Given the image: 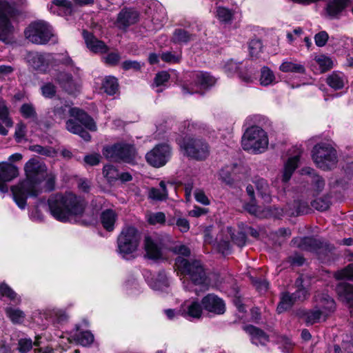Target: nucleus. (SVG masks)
<instances>
[{
  "instance_id": "6",
  "label": "nucleus",
  "mask_w": 353,
  "mask_h": 353,
  "mask_svg": "<svg viewBox=\"0 0 353 353\" xmlns=\"http://www.w3.org/2000/svg\"><path fill=\"white\" fill-rule=\"evenodd\" d=\"M26 38L32 43L45 45L49 41L56 43L57 39L52 32V27L44 21L31 23L26 29Z\"/></svg>"
},
{
  "instance_id": "8",
  "label": "nucleus",
  "mask_w": 353,
  "mask_h": 353,
  "mask_svg": "<svg viewBox=\"0 0 353 353\" xmlns=\"http://www.w3.org/2000/svg\"><path fill=\"white\" fill-rule=\"evenodd\" d=\"M26 59L28 65L40 72H46L50 66L57 64V62H62L65 65L72 63V60L68 56L61 59L56 58L52 54L46 52H30Z\"/></svg>"
},
{
  "instance_id": "1",
  "label": "nucleus",
  "mask_w": 353,
  "mask_h": 353,
  "mask_svg": "<svg viewBox=\"0 0 353 353\" xmlns=\"http://www.w3.org/2000/svg\"><path fill=\"white\" fill-rule=\"evenodd\" d=\"M24 170L26 179L11 189L14 201L22 210L26 206L28 197H36L42 193L41 183L44 179L46 166L37 159H31L26 163Z\"/></svg>"
},
{
  "instance_id": "5",
  "label": "nucleus",
  "mask_w": 353,
  "mask_h": 353,
  "mask_svg": "<svg viewBox=\"0 0 353 353\" xmlns=\"http://www.w3.org/2000/svg\"><path fill=\"white\" fill-rule=\"evenodd\" d=\"M268 144L267 132L256 125L248 128L242 137L243 149L255 154L265 152Z\"/></svg>"
},
{
  "instance_id": "25",
  "label": "nucleus",
  "mask_w": 353,
  "mask_h": 353,
  "mask_svg": "<svg viewBox=\"0 0 353 353\" xmlns=\"http://www.w3.org/2000/svg\"><path fill=\"white\" fill-rule=\"evenodd\" d=\"M248 194L250 198V203H246L244 205V208L251 214H253L259 218L266 217L269 214V212H265L261 210V207L256 204L254 199V189L251 185H249L246 188Z\"/></svg>"
},
{
  "instance_id": "57",
  "label": "nucleus",
  "mask_w": 353,
  "mask_h": 353,
  "mask_svg": "<svg viewBox=\"0 0 353 353\" xmlns=\"http://www.w3.org/2000/svg\"><path fill=\"white\" fill-rule=\"evenodd\" d=\"M0 296H6L12 301H19L17 294L5 283H0Z\"/></svg>"
},
{
  "instance_id": "3",
  "label": "nucleus",
  "mask_w": 353,
  "mask_h": 353,
  "mask_svg": "<svg viewBox=\"0 0 353 353\" xmlns=\"http://www.w3.org/2000/svg\"><path fill=\"white\" fill-rule=\"evenodd\" d=\"M174 252L179 255L175 259V265L178 270L182 274L189 275L194 285L205 284L206 275L200 261L193 260L190 262L184 258L190 254V249L184 245H176Z\"/></svg>"
},
{
  "instance_id": "42",
  "label": "nucleus",
  "mask_w": 353,
  "mask_h": 353,
  "mask_svg": "<svg viewBox=\"0 0 353 353\" xmlns=\"http://www.w3.org/2000/svg\"><path fill=\"white\" fill-rule=\"evenodd\" d=\"M74 339L77 343L83 346H88L94 341V336L89 331L80 332L74 334Z\"/></svg>"
},
{
  "instance_id": "23",
  "label": "nucleus",
  "mask_w": 353,
  "mask_h": 353,
  "mask_svg": "<svg viewBox=\"0 0 353 353\" xmlns=\"http://www.w3.org/2000/svg\"><path fill=\"white\" fill-rule=\"evenodd\" d=\"M293 245L301 250L316 251L323 246V243L313 237H297L292 239Z\"/></svg>"
},
{
  "instance_id": "38",
  "label": "nucleus",
  "mask_w": 353,
  "mask_h": 353,
  "mask_svg": "<svg viewBox=\"0 0 353 353\" xmlns=\"http://www.w3.org/2000/svg\"><path fill=\"white\" fill-rule=\"evenodd\" d=\"M303 280L302 277H299L296 280L295 284L297 287V290L294 293H292L295 301H303L308 296V289L303 285Z\"/></svg>"
},
{
  "instance_id": "63",
  "label": "nucleus",
  "mask_w": 353,
  "mask_h": 353,
  "mask_svg": "<svg viewBox=\"0 0 353 353\" xmlns=\"http://www.w3.org/2000/svg\"><path fill=\"white\" fill-rule=\"evenodd\" d=\"M170 79V74L165 72L162 71L157 74L154 80V85L159 88L161 85H163L165 83H166Z\"/></svg>"
},
{
  "instance_id": "62",
  "label": "nucleus",
  "mask_w": 353,
  "mask_h": 353,
  "mask_svg": "<svg viewBox=\"0 0 353 353\" xmlns=\"http://www.w3.org/2000/svg\"><path fill=\"white\" fill-rule=\"evenodd\" d=\"M216 15L221 21L228 22L232 19V12L225 8L219 7L216 11Z\"/></svg>"
},
{
  "instance_id": "20",
  "label": "nucleus",
  "mask_w": 353,
  "mask_h": 353,
  "mask_svg": "<svg viewBox=\"0 0 353 353\" xmlns=\"http://www.w3.org/2000/svg\"><path fill=\"white\" fill-rule=\"evenodd\" d=\"M48 8L53 14L61 17L72 15L74 12V5L70 0H53Z\"/></svg>"
},
{
  "instance_id": "4",
  "label": "nucleus",
  "mask_w": 353,
  "mask_h": 353,
  "mask_svg": "<svg viewBox=\"0 0 353 353\" xmlns=\"http://www.w3.org/2000/svg\"><path fill=\"white\" fill-rule=\"evenodd\" d=\"M141 233L132 225L123 228L117 238L119 253L125 259H129L139 250Z\"/></svg>"
},
{
  "instance_id": "58",
  "label": "nucleus",
  "mask_w": 353,
  "mask_h": 353,
  "mask_svg": "<svg viewBox=\"0 0 353 353\" xmlns=\"http://www.w3.org/2000/svg\"><path fill=\"white\" fill-rule=\"evenodd\" d=\"M33 346V342L31 339H21L18 341L17 350L21 353H28Z\"/></svg>"
},
{
  "instance_id": "50",
  "label": "nucleus",
  "mask_w": 353,
  "mask_h": 353,
  "mask_svg": "<svg viewBox=\"0 0 353 353\" xmlns=\"http://www.w3.org/2000/svg\"><path fill=\"white\" fill-rule=\"evenodd\" d=\"M336 279L353 280V263L348 265L345 268L339 270L334 274Z\"/></svg>"
},
{
  "instance_id": "47",
  "label": "nucleus",
  "mask_w": 353,
  "mask_h": 353,
  "mask_svg": "<svg viewBox=\"0 0 353 353\" xmlns=\"http://www.w3.org/2000/svg\"><path fill=\"white\" fill-rule=\"evenodd\" d=\"M20 112L26 119H32L33 120H37V114L35 108L31 103L23 104L20 108Z\"/></svg>"
},
{
  "instance_id": "17",
  "label": "nucleus",
  "mask_w": 353,
  "mask_h": 353,
  "mask_svg": "<svg viewBox=\"0 0 353 353\" xmlns=\"http://www.w3.org/2000/svg\"><path fill=\"white\" fill-rule=\"evenodd\" d=\"M19 175V170L17 166L7 163H0V191L8 192L6 182H9Z\"/></svg>"
},
{
  "instance_id": "40",
  "label": "nucleus",
  "mask_w": 353,
  "mask_h": 353,
  "mask_svg": "<svg viewBox=\"0 0 353 353\" xmlns=\"http://www.w3.org/2000/svg\"><path fill=\"white\" fill-rule=\"evenodd\" d=\"M149 196L153 200L162 201L168 197V192L166 190V185L164 181H161L159 188H153L150 190Z\"/></svg>"
},
{
  "instance_id": "45",
  "label": "nucleus",
  "mask_w": 353,
  "mask_h": 353,
  "mask_svg": "<svg viewBox=\"0 0 353 353\" xmlns=\"http://www.w3.org/2000/svg\"><path fill=\"white\" fill-rule=\"evenodd\" d=\"M275 80L273 72L267 67L261 69L260 83L262 85L267 86L270 85Z\"/></svg>"
},
{
  "instance_id": "54",
  "label": "nucleus",
  "mask_w": 353,
  "mask_h": 353,
  "mask_svg": "<svg viewBox=\"0 0 353 353\" xmlns=\"http://www.w3.org/2000/svg\"><path fill=\"white\" fill-rule=\"evenodd\" d=\"M330 205V201L327 197L319 198L311 202V205L319 211L327 210Z\"/></svg>"
},
{
  "instance_id": "18",
  "label": "nucleus",
  "mask_w": 353,
  "mask_h": 353,
  "mask_svg": "<svg viewBox=\"0 0 353 353\" xmlns=\"http://www.w3.org/2000/svg\"><path fill=\"white\" fill-rule=\"evenodd\" d=\"M139 20V13L132 8H123L118 14L116 24L121 30H126L129 26Z\"/></svg>"
},
{
  "instance_id": "56",
  "label": "nucleus",
  "mask_w": 353,
  "mask_h": 353,
  "mask_svg": "<svg viewBox=\"0 0 353 353\" xmlns=\"http://www.w3.org/2000/svg\"><path fill=\"white\" fill-rule=\"evenodd\" d=\"M147 220L151 225L163 224L165 222V215L161 212L152 213L148 215Z\"/></svg>"
},
{
  "instance_id": "60",
  "label": "nucleus",
  "mask_w": 353,
  "mask_h": 353,
  "mask_svg": "<svg viewBox=\"0 0 353 353\" xmlns=\"http://www.w3.org/2000/svg\"><path fill=\"white\" fill-rule=\"evenodd\" d=\"M26 134V125L22 122L16 125L14 138L17 143H21L25 139Z\"/></svg>"
},
{
  "instance_id": "52",
  "label": "nucleus",
  "mask_w": 353,
  "mask_h": 353,
  "mask_svg": "<svg viewBox=\"0 0 353 353\" xmlns=\"http://www.w3.org/2000/svg\"><path fill=\"white\" fill-rule=\"evenodd\" d=\"M32 152L46 157H53L55 154V150L50 147H43L40 145H33L30 147Z\"/></svg>"
},
{
  "instance_id": "53",
  "label": "nucleus",
  "mask_w": 353,
  "mask_h": 353,
  "mask_svg": "<svg viewBox=\"0 0 353 353\" xmlns=\"http://www.w3.org/2000/svg\"><path fill=\"white\" fill-rule=\"evenodd\" d=\"M277 342L279 344V348L281 349L282 352L285 353H291L294 347V343L289 338L285 336H281L279 337Z\"/></svg>"
},
{
  "instance_id": "7",
  "label": "nucleus",
  "mask_w": 353,
  "mask_h": 353,
  "mask_svg": "<svg viewBox=\"0 0 353 353\" xmlns=\"http://www.w3.org/2000/svg\"><path fill=\"white\" fill-rule=\"evenodd\" d=\"M312 158L316 165L323 170L334 168L338 162L336 150L326 143H319L314 146L312 150Z\"/></svg>"
},
{
  "instance_id": "46",
  "label": "nucleus",
  "mask_w": 353,
  "mask_h": 353,
  "mask_svg": "<svg viewBox=\"0 0 353 353\" xmlns=\"http://www.w3.org/2000/svg\"><path fill=\"white\" fill-rule=\"evenodd\" d=\"M181 51H166L161 54V59L169 63H176L180 62L181 59Z\"/></svg>"
},
{
  "instance_id": "36",
  "label": "nucleus",
  "mask_w": 353,
  "mask_h": 353,
  "mask_svg": "<svg viewBox=\"0 0 353 353\" xmlns=\"http://www.w3.org/2000/svg\"><path fill=\"white\" fill-rule=\"evenodd\" d=\"M150 286L154 290L163 291L165 290L169 282L165 272H159L155 278L152 279L150 283Z\"/></svg>"
},
{
  "instance_id": "21",
  "label": "nucleus",
  "mask_w": 353,
  "mask_h": 353,
  "mask_svg": "<svg viewBox=\"0 0 353 353\" xmlns=\"http://www.w3.org/2000/svg\"><path fill=\"white\" fill-rule=\"evenodd\" d=\"M243 329L249 334L251 342L256 345H265L270 341L269 336L257 327L248 325Z\"/></svg>"
},
{
  "instance_id": "32",
  "label": "nucleus",
  "mask_w": 353,
  "mask_h": 353,
  "mask_svg": "<svg viewBox=\"0 0 353 353\" xmlns=\"http://www.w3.org/2000/svg\"><path fill=\"white\" fill-rule=\"evenodd\" d=\"M279 70L283 72L299 74H305V69L303 65L299 62L292 60H284L279 66Z\"/></svg>"
},
{
  "instance_id": "19",
  "label": "nucleus",
  "mask_w": 353,
  "mask_h": 353,
  "mask_svg": "<svg viewBox=\"0 0 353 353\" xmlns=\"http://www.w3.org/2000/svg\"><path fill=\"white\" fill-rule=\"evenodd\" d=\"M225 71L228 74H232L235 72H239V77L246 83H250L254 79V70L251 68H246L247 72L244 73L242 71V63H237L234 59L228 61L224 65Z\"/></svg>"
},
{
  "instance_id": "11",
  "label": "nucleus",
  "mask_w": 353,
  "mask_h": 353,
  "mask_svg": "<svg viewBox=\"0 0 353 353\" xmlns=\"http://www.w3.org/2000/svg\"><path fill=\"white\" fill-rule=\"evenodd\" d=\"M70 115L73 119L66 122V128L69 132L77 134L83 127L91 131L97 130V125L93 119L84 111L73 108L70 110Z\"/></svg>"
},
{
  "instance_id": "26",
  "label": "nucleus",
  "mask_w": 353,
  "mask_h": 353,
  "mask_svg": "<svg viewBox=\"0 0 353 353\" xmlns=\"http://www.w3.org/2000/svg\"><path fill=\"white\" fill-rule=\"evenodd\" d=\"M83 37L88 48L92 52L103 53L108 51V46L102 41L98 40L92 34L83 32Z\"/></svg>"
},
{
  "instance_id": "15",
  "label": "nucleus",
  "mask_w": 353,
  "mask_h": 353,
  "mask_svg": "<svg viewBox=\"0 0 353 353\" xmlns=\"http://www.w3.org/2000/svg\"><path fill=\"white\" fill-rule=\"evenodd\" d=\"M171 156V148L168 144H159L146 154L147 161L154 167L164 165Z\"/></svg>"
},
{
  "instance_id": "28",
  "label": "nucleus",
  "mask_w": 353,
  "mask_h": 353,
  "mask_svg": "<svg viewBox=\"0 0 353 353\" xmlns=\"http://www.w3.org/2000/svg\"><path fill=\"white\" fill-rule=\"evenodd\" d=\"M310 211L308 203L305 201L296 200L292 204V207L288 205L285 209V212L290 215H299L307 214Z\"/></svg>"
},
{
  "instance_id": "41",
  "label": "nucleus",
  "mask_w": 353,
  "mask_h": 353,
  "mask_svg": "<svg viewBox=\"0 0 353 353\" xmlns=\"http://www.w3.org/2000/svg\"><path fill=\"white\" fill-rule=\"evenodd\" d=\"M119 84L117 79L114 77H107L103 81V89L109 95H113L118 90Z\"/></svg>"
},
{
  "instance_id": "12",
  "label": "nucleus",
  "mask_w": 353,
  "mask_h": 353,
  "mask_svg": "<svg viewBox=\"0 0 353 353\" xmlns=\"http://www.w3.org/2000/svg\"><path fill=\"white\" fill-rule=\"evenodd\" d=\"M185 154L196 161H204L210 155V146L208 143L198 138H188L181 145Z\"/></svg>"
},
{
  "instance_id": "39",
  "label": "nucleus",
  "mask_w": 353,
  "mask_h": 353,
  "mask_svg": "<svg viewBox=\"0 0 353 353\" xmlns=\"http://www.w3.org/2000/svg\"><path fill=\"white\" fill-rule=\"evenodd\" d=\"M292 294L284 292L282 294L281 301L277 306L276 310L279 313L290 309L295 303Z\"/></svg>"
},
{
  "instance_id": "34",
  "label": "nucleus",
  "mask_w": 353,
  "mask_h": 353,
  "mask_svg": "<svg viewBox=\"0 0 353 353\" xmlns=\"http://www.w3.org/2000/svg\"><path fill=\"white\" fill-rule=\"evenodd\" d=\"M117 215L112 210H106L101 213V221L103 228L108 231H112Z\"/></svg>"
},
{
  "instance_id": "59",
  "label": "nucleus",
  "mask_w": 353,
  "mask_h": 353,
  "mask_svg": "<svg viewBox=\"0 0 353 353\" xmlns=\"http://www.w3.org/2000/svg\"><path fill=\"white\" fill-rule=\"evenodd\" d=\"M261 41L259 39H252L249 43L250 54L252 57H256L262 49Z\"/></svg>"
},
{
  "instance_id": "49",
  "label": "nucleus",
  "mask_w": 353,
  "mask_h": 353,
  "mask_svg": "<svg viewBox=\"0 0 353 353\" xmlns=\"http://www.w3.org/2000/svg\"><path fill=\"white\" fill-rule=\"evenodd\" d=\"M6 314L10 320L14 323H21L25 317V315L21 310L12 309L11 307L6 309Z\"/></svg>"
},
{
  "instance_id": "31",
  "label": "nucleus",
  "mask_w": 353,
  "mask_h": 353,
  "mask_svg": "<svg viewBox=\"0 0 353 353\" xmlns=\"http://www.w3.org/2000/svg\"><path fill=\"white\" fill-rule=\"evenodd\" d=\"M347 81L345 76L339 72L334 71L327 76L326 83L334 90L342 89Z\"/></svg>"
},
{
  "instance_id": "30",
  "label": "nucleus",
  "mask_w": 353,
  "mask_h": 353,
  "mask_svg": "<svg viewBox=\"0 0 353 353\" xmlns=\"http://www.w3.org/2000/svg\"><path fill=\"white\" fill-rule=\"evenodd\" d=\"M299 163V154L290 157L285 163L283 172L282 174V181L287 183L291 178L293 172L298 167Z\"/></svg>"
},
{
  "instance_id": "10",
  "label": "nucleus",
  "mask_w": 353,
  "mask_h": 353,
  "mask_svg": "<svg viewBox=\"0 0 353 353\" xmlns=\"http://www.w3.org/2000/svg\"><path fill=\"white\" fill-rule=\"evenodd\" d=\"M103 154L110 161H123L127 163H132L137 155L134 145L123 142L105 147Z\"/></svg>"
},
{
  "instance_id": "29",
  "label": "nucleus",
  "mask_w": 353,
  "mask_h": 353,
  "mask_svg": "<svg viewBox=\"0 0 353 353\" xmlns=\"http://www.w3.org/2000/svg\"><path fill=\"white\" fill-rule=\"evenodd\" d=\"M336 293L339 299L346 303H350L353 301V285L341 282L339 283L336 288Z\"/></svg>"
},
{
  "instance_id": "44",
  "label": "nucleus",
  "mask_w": 353,
  "mask_h": 353,
  "mask_svg": "<svg viewBox=\"0 0 353 353\" xmlns=\"http://www.w3.org/2000/svg\"><path fill=\"white\" fill-rule=\"evenodd\" d=\"M0 120L7 128H11L13 125V121L9 116L8 109L2 99H0Z\"/></svg>"
},
{
  "instance_id": "61",
  "label": "nucleus",
  "mask_w": 353,
  "mask_h": 353,
  "mask_svg": "<svg viewBox=\"0 0 353 353\" xmlns=\"http://www.w3.org/2000/svg\"><path fill=\"white\" fill-rule=\"evenodd\" d=\"M55 175L52 173H49L46 174L45 185L42 186L41 185L42 192L43 191L50 192L54 190L55 185Z\"/></svg>"
},
{
  "instance_id": "55",
  "label": "nucleus",
  "mask_w": 353,
  "mask_h": 353,
  "mask_svg": "<svg viewBox=\"0 0 353 353\" xmlns=\"http://www.w3.org/2000/svg\"><path fill=\"white\" fill-rule=\"evenodd\" d=\"M41 91L45 98L52 99L57 93V88L53 83L48 82L41 87Z\"/></svg>"
},
{
  "instance_id": "13",
  "label": "nucleus",
  "mask_w": 353,
  "mask_h": 353,
  "mask_svg": "<svg viewBox=\"0 0 353 353\" xmlns=\"http://www.w3.org/2000/svg\"><path fill=\"white\" fill-rule=\"evenodd\" d=\"M12 8L6 0H0V41L7 42L14 28L10 22Z\"/></svg>"
},
{
  "instance_id": "22",
  "label": "nucleus",
  "mask_w": 353,
  "mask_h": 353,
  "mask_svg": "<svg viewBox=\"0 0 353 353\" xmlns=\"http://www.w3.org/2000/svg\"><path fill=\"white\" fill-rule=\"evenodd\" d=\"M350 3V0H330L326 6V14L330 19H339Z\"/></svg>"
},
{
  "instance_id": "2",
  "label": "nucleus",
  "mask_w": 353,
  "mask_h": 353,
  "mask_svg": "<svg viewBox=\"0 0 353 353\" xmlns=\"http://www.w3.org/2000/svg\"><path fill=\"white\" fill-rule=\"evenodd\" d=\"M48 206L50 214L55 219L67 222L74 216L83 214L86 202L81 197L67 192L51 196L48 199Z\"/></svg>"
},
{
  "instance_id": "51",
  "label": "nucleus",
  "mask_w": 353,
  "mask_h": 353,
  "mask_svg": "<svg viewBox=\"0 0 353 353\" xmlns=\"http://www.w3.org/2000/svg\"><path fill=\"white\" fill-rule=\"evenodd\" d=\"M103 172L105 177H106L108 179V180L110 182L117 180L119 178V172L113 165H105L103 168Z\"/></svg>"
},
{
  "instance_id": "37",
  "label": "nucleus",
  "mask_w": 353,
  "mask_h": 353,
  "mask_svg": "<svg viewBox=\"0 0 353 353\" xmlns=\"http://www.w3.org/2000/svg\"><path fill=\"white\" fill-rule=\"evenodd\" d=\"M195 82L201 88H208L212 86L215 82V79L208 72H199L195 74Z\"/></svg>"
},
{
  "instance_id": "43",
  "label": "nucleus",
  "mask_w": 353,
  "mask_h": 353,
  "mask_svg": "<svg viewBox=\"0 0 353 353\" xmlns=\"http://www.w3.org/2000/svg\"><path fill=\"white\" fill-rule=\"evenodd\" d=\"M314 61L319 65L321 72H325L333 67L332 59L323 54L316 56Z\"/></svg>"
},
{
  "instance_id": "9",
  "label": "nucleus",
  "mask_w": 353,
  "mask_h": 353,
  "mask_svg": "<svg viewBox=\"0 0 353 353\" xmlns=\"http://www.w3.org/2000/svg\"><path fill=\"white\" fill-rule=\"evenodd\" d=\"M314 299L315 308L306 313V322L311 325L319 322L323 316L325 318L327 312L335 308L334 301L326 293H316Z\"/></svg>"
},
{
  "instance_id": "48",
  "label": "nucleus",
  "mask_w": 353,
  "mask_h": 353,
  "mask_svg": "<svg viewBox=\"0 0 353 353\" xmlns=\"http://www.w3.org/2000/svg\"><path fill=\"white\" fill-rule=\"evenodd\" d=\"M70 108L67 105H56L53 108V117L52 118L57 121H61L64 119L68 115V112L70 113Z\"/></svg>"
},
{
  "instance_id": "14",
  "label": "nucleus",
  "mask_w": 353,
  "mask_h": 353,
  "mask_svg": "<svg viewBox=\"0 0 353 353\" xmlns=\"http://www.w3.org/2000/svg\"><path fill=\"white\" fill-rule=\"evenodd\" d=\"M164 246L163 238L157 234H148L144 236L143 248L145 256L150 259L157 260L163 256Z\"/></svg>"
},
{
  "instance_id": "24",
  "label": "nucleus",
  "mask_w": 353,
  "mask_h": 353,
  "mask_svg": "<svg viewBox=\"0 0 353 353\" xmlns=\"http://www.w3.org/2000/svg\"><path fill=\"white\" fill-rule=\"evenodd\" d=\"M203 306L197 301H187L182 305L181 311L185 317L199 319L202 316Z\"/></svg>"
},
{
  "instance_id": "64",
  "label": "nucleus",
  "mask_w": 353,
  "mask_h": 353,
  "mask_svg": "<svg viewBox=\"0 0 353 353\" xmlns=\"http://www.w3.org/2000/svg\"><path fill=\"white\" fill-rule=\"evenodd\" d=\"M175 225L179 230L183 233L187 232L190 230V223L185 218L177 217Z\"/></svg>"
},
{
  "instance_id": "35",
  "label": "nucleus",
  "mask_w": 353,
  "mask_h": 353,
  "mask_svg": "<svg viewBox=\"0 0 353 353\" xmlns=\"http://www.w3.org/2000/svg\"><path fill=\"white\" fill-rule=\"evenodd\" d=\"M194 34L190 33L188 31L182 29H176L172 37V41L178 44H185L190 41L194 39Z\"/></svg>"
},
{
  "instance_id": "16",
  "label": "nucleus",
  "mask_w": 353,
  "mask_h": 353,
  "mask_svg": "<svg viewBox=\"0 0 353 353\" xmlns=\"http://www.w3.org/2000/svg\"><path fill=\"white\" fill-rule=\"evenodd\" d=\"M203 310L210 313L221 315L225 312V301L214 294H208L201 300Z\"/></svg>"
},
{
  "instance_id": "33",
  "label": "nucleus",
  "mask_w": 353,
  "mask_h": 353,
  "mask_svg": "<svg viewBox=\"0 0 353 353\" xmlns=\"http://www.w3.org/2000/svg\"><path fill=\"white\" fill-rule=\"evenodd\" d=\"M254 183L259 195L263 199L264 202L270 203L272 199L267 181L264 179H258Z\"/></svg>"
},
{
  "instance_id": "27",
  "label": "nucleus",
  "mask_w": 353,
  "mask_h": 353,
  "mask_svg": "<svg viewBox=\"0 0 353 353\" xmlns=\"http://www.w3.org/2000/svg\"><path fill=\"white\" fill-rule=\"evenodd\" d=\"M56 81L70 94H73L77 90V85L70 74L59 72L56 77Z\"/></svg>"
}]
</instances>
